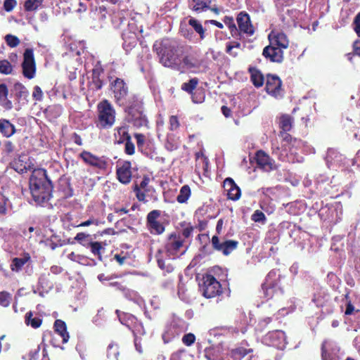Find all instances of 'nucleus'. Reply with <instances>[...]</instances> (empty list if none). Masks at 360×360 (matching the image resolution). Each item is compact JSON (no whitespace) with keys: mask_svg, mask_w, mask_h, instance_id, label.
I'll list each match as a JSON object with an SVG mask.
<instances>
[{"mask_svg":"<svg viewBox=\"0 0 360 360\" xmlns=\"http://www.w3.org/2000/svg\"><path fill=\"white\" fill-rule=\"evenodd\" d=\"M224 22L229 27L231 32L233 31H234V32L237 31L236 27L235 24L233 23V20L232 18H226L224 20Z\"/></svg>","mask_w":360,"mask_h":360,"instance_id":"obj_55","label":"nucleus"},{"mask_svg":"<svg viewBox=\"0 0 360 360\" xmlns=\"http://www.w3.org/2000/svg\"><path fill=\"white\" fill-rule=\"evenodd\" d=\"M212 244L214 249L221 251L225 255H228L236 249L238 243L233 240H224L220 243L219 238L214 236L212 238Z\"/></svg>","mask_w":360,"mask_h":360,"instance_id":"obj_11","label":"nucleus"},{"mask_svg":"<svg viewBox=\"0 0 360 360\" xmlns=\"http://www.w3.org/2000/svg\"><path fill=\"white\" fill-rule=\"evenodd\" d=\"M224 188L227 192L228 198L232 200H237L240 197V189L231 178H227L224 181Z\"/></svg>","mask_w":360,"mask_h":360,"instance_id":"obj_14","label":"nucleus"},{"mask_svg":"<svg viewBox=\"0 0 360 360\" xmlns=\"http://www.w3.org/2000/svg\"><path fill=\"white\" fill-rule=\"evenodd\" d=\"M8 90L6 84H0V105L6 110H11L13 108L11 101L8 98Z\"/></svg>","mask_w":360,"mask_h":360,"instance_id":"obj_21","label":"nucleus"},{"mask_svg":"<svg viewBox=\"0 0 360 360\" xmlns=\"http://www.w3.org/2000/svg\"><path fill=\"white\" fill-rule=\"evenodd\" d=\"M269 38L271 44L281 48V49H287L288 47L289 41L286 35L283 32L275 33L274 32H272L269 35Z\"/></svg>","mask_w":360,"mask_h":360,"instance_id":"obj_17","label":"nucleus"},{"mask_svg":"<svg viewBox=\"0 0 360 360\" xmlns=\"http://www.w3.org/2000/svg\"><path fill=\"white\" fill-rule=\"evenodd\" d=\"M182 245V240L176 235L172 234L168 238L165 248L168 252L174 255L179 250Z\"/></svg>","mask_w":360,"mask_h":360,"instance_id":"obj_18","label":"nucleus"},{"mask_svg":"<svg viewBox=\"0 0 360 360\" xmlns=\"http://www.w3.org/2000/svg\"><path fill=\"white\" fill-rule=\"evenodd\" d=\"M91 224H98V221L94 218H90L89 219H88L87 221H85L81 224H79V225H77V226L79 227V226H90Z\"/></svg>","mask_w":360,"mask_h":360,"instance_id":"obj_58","label":"nucleus"},{"mask_svg":"<svg viewBox=\"0 0 360 360\" xmlns=\"http://www.w3.org/2000/svg\"><path fill=\"white\" fill-rule=\"evenodd\" d=\"M123 47L127 51H130L137 43L136 37L134 33L130 34H123Z\"/></svg>","mask_w":360,"mask_h":360,"instance_id":"obj_27","label":"nucleus"},{"mask_svg":"<svg viewBox=\"0 0 360 360\" xmlns=\"http://www.w3.org/2000/svg\"><path fill=\"white\" fill-rule=\"evenodd\" d=\"M124 151L127 155H133L135 153V146L131 139L125 141Z\"/></svg>","mask_w":360,"mask_h":360,"instance_id":"obj_43","label":"nucleus"},{"mask_svg":"<svg viewBox=\"0 0 360 360\" xmlns=\"http://www.w3.org/2000/svg\"><path fill=\"white\" fill-rule=\"evenodd\" d=\"M202 293L207 298L214 297L221 292V285L212 275H206L203 278Z\"/></svg>","mask_w":360,"mask_h":360,"instance_id":"obj_5","label":"nucleus"},{"mask_svg":"<svg viewBox=\"0 0 360 360\" xmlns=\"http://www.w3.org/2000/svg\"><path fill=\"white\" fill-rule=\"evenodd\" d=\"M188 354L184 352H177L172 354L171 360H186Z\"/></svg>","mask_w":360,"mask_h":360,"instance_id":"obj_50","label":"nucleus"},{"mask_svg":"<svg viewBox=\"0 0 360 360\" xmlns=\"http://www.w3.org/2000/svg\"><path fill=\"white\" fill-rule=\"evenodd\" d=\"M281 85L282 83L278 77L270 75L267 76L266 90L268 94L276 98L281 96L283 93Z\"/></svg>","mask_w":360,"mask_h":360,"instance_id":"obj_10","label":"nucleus"},{"mask_svg":"<svg viewBox=\"0 0 360 360\" xmlns=\"http://www.w3.org/2000/svg\"><path fill=\"white\" fill-rule=\"evenodd\" d=\"M160 62L165 67H174L179 63V60L174 53L173 51H169L167 53L164 52L160 57Z\"/></svg>","mask_w":360,"mask_h":360,"instance_id":"obj_19","label":"nucleus"},{"mask_svg":"<svg viewBox=\"0 0 360 360\" xmlns=\"http://www.w3.org/2000/svg\"><path fill=\"white\" fill-rule=\"evenodd\" d=\"M293 120L288 115H283L280 117V127L283 131H288L291 129Z\"/></svg>","mask_w":360,"mask_h":360,"instance_id":"obj_30","label":"nucleus"},{"mask_svg":"<svg viewBox=\"0 0 360 360\" xmlns=\"http://www.w3.org/2000/svg\"><path fill=\"white\" fill-rule=\"evenodd\" d=\"M93 84L96 89H100L103 85L102 81L98 77V72L96 70L93 72Z\"/></svg>","mask_w":360,"mask_h":360,"instance_id":"obj_45","label":"nucleus"},{"mask_svg":"<svg viewBox=\"0 0 360 360\" xmlns=\"http://www.w3.org/2000/svg\"><path fill=\"white\" fill-rule=\"evenodd\" d=\"M150 179L148 177L145 176L142 181L141 182L140 185L138 186L140 190L146 191V187L148 185Z\"/></svg>","mask_w":360,"mask_h":360,"instance_id":"obj_60","label":"nucleus"},{"mask_svg":"<svg viewBox=\"0 0 360 360\" xmlns=\"http://www.w3.org/2000/svg\"><path fill=\"white\" fill-rule=\"evenodd\" d=\"M205 352L208 360H240L247 354V350L243 348H237L228 353L227 349L222 344L207 348Z\"/></svg>","mask_w":360,"mask_h":360,"instance_id":"obj_2","label":"nucleus"},{"mask_svg":"<svg viewBox=\"0 0 360 360\" xmlns=\"http://www.w3.org/2000/svg\"><path fill=\"white\" fill-rule=\"evenodd\" d=\"M13 68L11 63L6 60H0V72L5 75H8L12 72Z\"/></svg>","mask_w":360,"mask_h":360,"instance_id":"obj_38","label":"nucleus"},{"mask_svg":"<svg viewBox=\"0 0 360 360\" xmlns=\"http://www.w3.org/2000/svg\"><path fill=\"white\" fill-rule=\"evenodd\" d=\"M160 216V212L158 210H153L150 212L147 217L148 224L158 221L157 219Z\"/></svg>","mask_w":360,"mask_h":360,"instance_id":"obj_49","label":"nucleus"},{"mask_svg":"<svg viewBox=\"0 0 360 360\" xmlns=\"http://www.w3.org/2000/svg\"><path fill=\"white\" fill-rule=\"evenodd\" d=\"M251 72V80L256 87H260L264 84V77L262 74L257 70L253 69Z\"/></svg>","mask_w":360,"mask_h":360,"instance_id":"obj_31","label":"nucleus"},{"mask_svg":"<svg viewBox=\"0 0 360 360\" xmlns=\"http://www.w3.org/2000/svg\"><path fill=\"white\" fill-rule=\"evenodd\" d=\"M98 122L101 127H111L115 122V112L112 105L104 100L98 105Z\"/></svg>","mask_w":360,"mask_h":360,"instance_id":"obj_3","label":"nucleus"},{"mask_svg":"<svg viewBox=\"0 0 360 360\" xmlns=\"http://www.w3.org/2000/svg\"><path fill=\"white\" fill-rule=\"evenodd\" d=\"M30 259L29 254H25L21 258H13L11 264V269L13 271H20L22 266Z\"/></svg>","mask_w":360,"mask_h":360,"instance_id":"obj_26","label":"nucleus"},{"mask_svg":"<svg viewBox=\"0 0 360 360\" xmlns=\"http://www.w3.org/2000/svg\"><path fill=\"white\" fill-rule=\"evenodd\" d=\"M56 332L63 338V343L68 342L69 340V335L66 330V325L64 321L61 320H56L54 323Z\"/></svg>","mask_w":360,"mask_h":360,"instance_id":"obj_25","label":"nucleus"},{"mask_svg":"<svg viewBox=\"0 0 360 360\" xmlns=\"http://www.w3.org/2000/svg\"><path fill=\"white\" fill-rule=\"evenodd\" d=\"M179 127V122L176 116H171L169 118V129L172 131L176 130Z\"/></svg>","mask_w":360,"mask_h":360,"instance_id":"obj_48","label":"nucleus"},{"mask_svg":"<svg viewBox=\"0 0 360 360\" xmlns=\"http://www.w3.org/2000/svg\"><path fill=\"white\" fill-rule=\"evenodd\" d=\"M353 49L354 53L360 56V41H355L354 42Z\"/></svg>","mask_w":360,"mask_h":360,"instance_id":"obj_63","label":"nucleus"},{"mask_svg":"<svg viewBox=\"0 0 360 360\" xmlns=\"http://www.w3.org/2000/svg\"><path fill=\"white\" fill-rule=\"evenodd\" d=\"M44 0H26L24 8L26 11H34L37 10L42 4Z\"/></svg>","mask_w":360,"mask_h":360,"instance_id":"obj_34","label":"nucleus"},{"mask_svg":"<svg viewBox=\"0 0 360 360\" xmlns=\"http://www.w3.org/2000/svg\"><path fill=\"white\" fill-rule=\"evenodd\" d=\"M16 5L15 0H6L4 1V7L6 11H11Z\"/></svg>","mask_w":360,"mask_h":360,"instance_id":"obj_51","label":"nucleus"},{"mask_svg":"<svg viewBox=\"0 0 360 360\" xmlns=\"http://www.w3.org/2000/svg\"><path fill=\"white\" fill-rule=\"evenodd\" d=\"M271 336L273 338H281V339H283V341H285V333L284 332L281 331V330H277V331H275L274 333H273L271 334Z\"/></svg>","mask_w":360,"mask_h":360,"instance_id":"obj_62","label":"nucleus"},{"mask_svg":"<svg viewBox=\"0 0 360 360\" xmlns=\"http://www.w3.org/2000/svg\"><path fill=\"white\" fill-rule=\"evenodd\" d=\"M340 347L334 341L325 340L321 345L322 360H340Z\"/></svg>","mask_w":360,"mask_h":360,"instance_id":"obj_6","label":"nucleus"},{"mask_svg":"<svg viewBox=\"0 0 360 360\" xmlns=\"http://www.w3.org/2000/svg\"><path fill=\"white\" fill-rule=\"evenodd\" d=\"M117 179L123 184H128L131 179V164L129 161H119L117 165Z\"/></svg>","mask_w":360,"mask_h":360,"instance_id":"obj_9","label":"nucleus"},{"mask_svg":"<svg viewBox=\"0 0 360 360\" xmlns=\"http://www.w3.org/2000/svg\"><path fill=\"white\" fill-rule=\"evenodd\" d=\"M289 144L281 143V147H276L274 149L273 153L276 155L280 160L284 161L288 155Z\"/></svg>","mask_w":360,"mask_h":360,"instance_id":"obj_29","label":"nucleus"},{"mask_svg":"<svg viewBox=\"0 0 360 360\" xmlns=\"http://www.w3.org/2000/svg\"><path fill=\"white\" fill-rule=\"evenodd\" d=\"M13 91L18 103H20L21 101H26L29 95L27 89L20 83L14 84Z\"/></svg>","mask_w":360,"mask_h":360,"instance_id":"obj_24","label":"nucleus"},{"mask_svg":"<svg viewBox=\"0 0 360 360\" xmlns=\"http://www.w3.org/2000/svg\"><path fill=\"white\" fill-rule=\"evenodd\" d=\"M91 251L94 255L98 256L101 259V250L102 249L101 244L99 242H93L90 244Z\"/></svg>","mask_w":360,"mask_h":360,"instance_id":"obj_40","label":"nucleus"},{"mask_svg":"<svg viewBox=\"0 0 360 360\" xmlns=\"http://www.w3.org/2000/svg\"><path fill=\"white\" fill-rule=\"evenodd\" d=\"M22 68V74L25 77L30 79L34 77L36 74V64L32 49H27L25 51Z\"/></svg>","mask_w":360,"mask_h":360,"instance_id":"obj_4","label":"nucleus"},{"mask_svg":"<svg viewBox=\"0 0 360 360\" xmlns=\"http://www.w3.org/2000/svg\"><path fill=\"white\" fill-rule=\"evenodd\" d=\"M115 136L118 143H122L131 139L126 127L117 128L116 132L115 133Z\"/></svg>","mask_w":360,"mask_h":360,"instance_id":"obj_28","label":"nucleus"},{"mask_svg":"<svg viewBox=\"0 0 360 360\" xmlns=\"http://www.w3.org/2000/svg\"><path fill=\"white\" fill-rule=\"evenodd\" d=\"M191 195V189L188 186L185 185L180 189V193L177 196V201L179 203H184Z\"/></svg>","mask_w":360,"mask_h":360,"instance_id":"obj_33","label":"nucleus"},{"mask_svg":"<svg viewBox=\"0 0 360 360\" xmlns=\"http://www.w3.org/2000/svg\"><path fill=\"white\" fill-rule=\"evenodd\" d=\"M239 30L248 34L252 35L254 33V27L250 22V17L247 13H240L237 18Z\"/></svg>","mask_w":360,"mask_h":360,"instance_id":"obj_15","label":"nucleus"},{"mask_svg":"<svg viewBox=\"0 0 360 360\" xmlns=\"http://www.w3.org/2000/svg\"><path fill=\"white\" fill-rule=\"evenodd\" d=\"M354 30L357 35L360 37V13L354 19Z\"/></svg>","mask_w":360,"mask_h":360,"instance_id":"obj_56","label":"nucleus"},{"mask_svg":"<svg viewBox=\"0 0 360 360\" xmlns=\"http://www.w3.org/2000/svg\"><path fill=\"white\" fill-rule=\"evenodd\" d=\"M262 55L271 62L281 63L283 59V50L271 43L264 49Z\"/></svg>","mask_w":360,"mask_h":360,"instance_id":"obj_12","label":"nucleus"},{"mask_svg":"<svg viewBox=\"0 0 360 360\" xmlns=\"http://www.w3.org/2000/svg\"><path fill=\"white\" fill-rule=\"evenodd\" d=\"M133 122L134 125L141 127L146 124V119L144 116H142V115L140 114L138 117L134 119Z\"/></svg>","mask_w":360,"mask_h":360,"instance_id":"obj_52","label":"nucleus"},{"mask_svg":"<svg viewBox=\"0 0 360 360\" xmlns=\"http://www.w3.org/2000/svg\"><path fill=\"white\" fill-rule=\"evenodd\" d=\"M112 89L116 102L120 105L127 104V96L128 94V88L124 81L117 78L112 84Z\"/></svg>","mask_w":360,"mask_h":360,"instance_id":"obj_7","label":"nucleus"},{"mask_svg":"<svg viewBox=\"0 0 360 360\" xmlns=\"http://www.w3.org/2000/svg\"><path fill=\"white\" fill-rule=\"evenodd\" d=\"M6 41L7 44L13 48L17 46L20 44L19 39L11 34H7L6 36Z\"/></svg>","mask_w":360,"mask_h":360,"instance_id":"obj_41","label":"nucleus"},{"mask_svg":"<svg viewBox=\"0 0 360 360\" xmlns=\"http://www.w3.org/2000/svg\"><path fill=\"white\" fill-rule=\"evenodd\" d=\"M32 97L36 101H41L43 98V92L41 88L38 86H35L34 87V90L32 92Z\"/></svg>","mask_w":360,"mask_h":360,"instance_id":"obj_46","label":"nucleus"},{"mask_svg":"<svg viewBox=\"0 0 360 360\" xmlns=\"http://www.w3.org/2000/svg\"><path fill=\"white\" fill-rule=\"evenodd\" d=\"M27 160H28V159L25 155L19 157V158L13 163V169L18 173H24L27 170H31L32 168L30 163H28Z\"/></svg>","mask_w":360,"mask_h":360,"instance_id":"obj_20","label":"nucleus"},{"mask_svg":"<svg viewBox=\"0 0 360 360\" xmlns=\"http://www.w3.org/2000/svg\"><path fill=\"white\" fill-rule=\"evenodd\" d=\"M198 80L196 78L191 79L188 82H185L182 84L181 89L188 93H191L192 91L196 87Z\"/></svg>","mask_w":360,"mask_h":360,"instance_id":"obj_37","label":"nucleus"},{"mask_svg":"<svg viewBox=\"0 0 360 360\" xmlns=\"http://www.w3.org/2000/svg\"><path fill=\"white\" fill-rule=\"evenodd\" d=\"M195 335L192 333H188L182 338L183 342L187 346L191 345L195 342Z\"/></svg>","mask_w":360,"mask_h":360,"instance_id":"obj_47","label":"nucleus"},{"mask_svg":"<svg viewBox=\"0 0 360 360\" xmlns=\"http://www.w3.org/2000/svg\"><path fill=\"white\" fill-rule=\"evenodd\" d=\"M212 0H191L190 8L195 12H202L210 8Z\"/></svg>","mask_w":360,"mask_h":360,"instance_id":"obj_22","label":"nucleus"},{"mask_svg":"<svg viewBox=\"0 0 360 360\" xmlns=\"http://www.w3.org/2000/svg\"><path fill=\"white\" fill-rule=\"evenodd\" d=\"M134 136L136 139L138 146H142L145 141V136L141 134H135Z\"/></svg>","mask_w":360,"mask_h":360,"instance_id":"obj_59","label":"nucleus"},{"mask_svg":"<svg viewBox=\"0 0 360 360\" xmlns=\"http://www.w3.org/2000/svg\"><path fill=\"white\" fill-rule=\"evenodd\" d=\"M11 301V295L7 292H0V305L6 307H8Z\"/></svg>","mask_w":360,"mask_h":360,"instance_id":"obj_39","label":"nucleus"},{"mask_svg":"<svg viewBox=\"0 0 360 360\" xmlns=\"http://www.w3.org/2000/svg\"><path fill=\"white\" fill-rule=\"evenodd\" d=\"M83 161L96 169L104 170L106 169L108 162L104 157H98L88 151H83L79 154Z\"/></svg>","mask_w":360,"mask_h":360,"instance_id":"obj_8","label":"nucleus"},{"mask_svg":"<svg viewBox=\"0 0 360 360\" xmlns=\"http://www.w3.org/2000/svg\"><path fill=\"white\" fill-rule=\"evenodd\" d=\"M188 24L192 26L197 33L199 34L200 39H203L205 38V29L197 20L191 18L188 21Z\"/></svg>","mask_w":360,"mask_h":360,"instance_id":"obj_35","label":"nucleus"},{"mask_svg":"<svg viewBox=\"0 0 360 360\" xmlns=\"http://www.w3.org/2000/svg\"><path fill=\"white\" fill-rule=\"evenodd\" d=\"M183 68L195 72L200 67L201 61L194 55L185 56L181 63Z\"/></svg>","mask_w":360,"mask_h":360,"instance_id":"obj_16","label":"nucleus"},{"mask_svg":"<svg viewBox=\"0 0 360 360\" xmlns=\"http://www.w3.org/2000/svg\"><path fill=\"white\" fill-rule=\"evenodd\" d=\"M52 184L44 169H34L30 178V190L37 205H43L51 197Z\"/></svg>","mask_w":360,"mask_h":360,"instance_id":"obj_1","label":"nucleus"},{"mask_svg":"<svg viewBox=\"0 0 360 360\" xmlns=\"http://www.w3.org/2000/svg\"><path fill=\"white\" fill-rule=\"evenodd\" d=\"M134 191L136 194V198L139 201H145L146 200V195L144 192L141 191L140 188H139L138 185H136L134 187Z\"/></svg>","mask_w":360,"mask_h":360,"instance_id":"obj_53","label":"nucleus"},{"mask_svg":"<svg viewBox=\"0 0 360 360\" xmlns=\"http://www.w3.org/2000/svg\"><path fill=\"white\" fill-rule=\"evenodd\" d=\"M0 131L4 136L8 138L15 134V127L8 120L1 119Z\"/></svg>","mask_w":360,"mask_h":360,"instance_id":"obj_23","label":"nucleus"},{"mask_svg":"<svg viewBox=\"0 0 360 360\" xmlns=\"http://www.w3.org/2000/svg\"><path fill=\"white\" fill-rule=\"evenodd\" d=\"M239 46H240L239 44H237L236 46H231V45L229 44L226 46V52L233 56H237V53L233 52V49L234 48H238Z\"/></svg>","mask_w":360,"mask_h":360,"instance_id":"obj_61","label":"nucleus"},{"mask_svg":"<svg viewBox=\"0 0 360 360\" xmlns=\"http://www.w3.org/2000/svg\"><path fill=\"white\" fill-rule=\"evenodd\" d=\"M41 319L39 318H33L32 311H29L25 314V323L31 326L34 328H39L41 324Z\"/></svg>","mask_w":360,"mask_h":360,"instance_id":"obj_32","label":"nucleus"},{"mask_svg":"<svg viewBox=\"0 0 360 360\" xmlns=\"http://www.w3.org/2000/svg\"><path fill=\"white\" fill-rule=\"evenodd\" d=\"M119 354L118 347L117 345L110 344L108 347V356L109 358L114 357L117 358Z\"/></svg>","mask_w":360,"mask_h":360,"instance_id":"obj_42","label":"nucleus"},{"mask_svg":"<svg viewBox=\"0 0 360 360\" xmlns=\"http://www.w3.org/2000/svg\"><path fill=\"white\" fill-rule=\"evenodd\" d=\"M255 159L257 165L264 171H270L276 168L274 160L262 150L256 153Z\"/></svg>","mask_w":360,"mask_h":360,"instance_id":"obj_13","label":"nucleus"},{"mask_svg":"<svg viewBox=\"0 0 360 360\" xmlns=\"http://www.w3.org/2000/svg\"><path fill=\"white\" fill-rule=\"evenodd\" d=\"M286 132L287 131H282L280 133L279 136H281L283 139L282 143L290 144L292 138L290 135L287 134Z\"/></svg>","mask_w":360,"mask_h":360,"instance_id":"obj_57","label":"nucleus"},{"mask_svg":"<svg viewBox=\"0 0 360 360\" xmlns=\"http://www.w3.org/2000/svg\"><path fill=\"white\" fill-rule=\"evenodd\" d=\"M265 219L264 214L259 210H256L252 216V219L255 222H264Z\"/></svg>","mask_w":360,"mask_h":360,"instance_id":"obj_44","label":"nucleus"},{"mask_svg":"<svg viewBox=\"0 0 360 360\" xmlns=\"http://www.w3.org/2000/svg\"><path fill=\"white\" fill-rule=\"evenodd\" d=\"M87 236L88 235L85 234L84 233H79L76 235L75 239L77 241L82 243L84 240L86 238Z\"/></svg>","mask_w":360,"mask_h":360,"instance_id":"obj_64","label":"nucleus"},{"mask_svg":"<svg viewBox=\"0 0 360 360\" xmlns=\"http://www.w3.org/2000/svg\"><path fill=\"white\" fill-rule=\"evenodd\" d=\"M150 232L153 234H161L165 231V227L159 221L148 224Z\"/></svg>","mask_w":360,"mask_h":360,"instance_id":"obj_36","label":"nucleus"},{"mask_svg":"<svg viewBox=\"0 0 360 360\" xmlns=\"http://www.w3.org/2000/svg\"><path fill=\"white\" fill-rule=\"evenodd\" d=\"M224 22L229 27L231 32L233 31H234V32L237 31L236 27L235 24L233 23V20L232 18H226L224 20Z\"/></svg>","mask_w":360,"mask_h":360,"instance_id":"obj_54","label":"nucleus"}]
</instances>
